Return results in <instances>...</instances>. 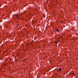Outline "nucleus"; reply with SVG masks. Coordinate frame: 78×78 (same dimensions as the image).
Masks as SVG:
<instances>
[{"mask_svg": "<svg viewBox=\"0 0 78 78\" xmlns=\"http://www.w3.org/2000/svg\"><path fill=\"white\" fill-rule=\"evenodd\" d=\"M15 17H16V18H18V17H19V15H17V14H16L15 15Z\"/></svg>", "mask_w": 78, "mask_h": 78, "instance_id": "f257e3e1", "label": "nucleus"}, {"mask_svg": "<svg viewBox=\"0 0 78 78\" xmlns=\"http://www.w3.org/2000/svg\"><path fill=\"white\" fill-rule=\"evenodd\" d=\"M61 68H60L58 69L59 71H61Z\"/></svg>", "mask_w": 78, "mask_h": 78, "instance_id": "f03ea898", "label": "nucleus"}, {"mask_svg": "<svg viewBox=\"0 0 78 78\" xmlns=\"http://www.w3.org/2000/svg\"><path fill=\"white\" fill-rule=\"evenodd\" d=\"M56 31H57V32H59V30H58V29H57Z\"/></svg>", "mask_w": 78, "mask_h": 78, "instance_id": "7ed1b4c3", "label": "nucleus"}, {"mask_svg": "<svg viewBox=\"0 0 78 78\" xmlns=\"http://www.w3.org/2000/svg\"><path fill=\"white\" fill-rule=\"evenodd\" d=\"M55 43H56V44H57V43H58V41L57 42H55Z\"/></svg>", "mask_w": 78, "mask_h": 78, "instance_id": "20e7f679", "label": "nucleus"}, {"mask_svg": "<svg viewBox=\"0 0 78 78\" xmlns=\"http://www.w3.org/2000/svg\"><path fill=\"white\" fill-rule=\"evenodd\" d=\"M48 0H46V1L47 2H48Z\"/></svg>", "mask_w": 78, "mask_h": 78, "instance_id": "39448f33", "label": "nucleus"}, {"mask_svg": "<svg viewBox=\"0 0 78 78\" xmlns=\"http://www.w3.org/2000/svg\"><path fill=\"white\" fill-rule=\"evenodd\" d=\"M72 74V75H74V73H73Z\"/></svg>", "mask_w": 78, "mask_h": 78, "instance_id": "423d86ee", "label": "nucleus"}, {"mask_svg": "<svg viewBox=\"0 0 78 78\" xmlns=\"http://www.w3.org/2000/svg\"><path fill=\"white\" fill-rule=\"evenodd\" d=\"M16 61H17V59H16Z\"/></svg>", "mask_w": 78, "mask_h": 78, "instance_id": "0eeeda50", "label": "nucleus"}, {"mask_svg": "<svg viewBox=\"0 0 78 78\" xmlns=\"http://www.w3.org/2000/svg\"><path fill=\"white\" fill-rule=\"evenodd\" d=\"M6 61V60H5V61Z\"/></svg>", "mask_w": 78, "mask_h": 78, "instance_id": "6e6552de", "label": "nucleus"}, {"mask_svg": "<svg viewBox=\"0 0 78 78\" xmlns=\"http://www.w3.org/2000/svg\"><path fill=\"white\" fill-rule=\"evenodd\" d=\"M61 22H62V21H61Z\"/></svg>", "mask_w": 78, "mask_h": 78, "instance_id": "1a4fd4ad", "label": "nucleus"}]
</instances>
